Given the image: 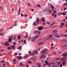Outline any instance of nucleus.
<instances>
[{"instance_id": "nucleus-1", "label": "nucleus", "mask_w": 67, "mask_h": 67, "mask_svg": "<svg viewBox=\"0 0 67 67\" xmlns=\"http://www.w3.org/2000/svg\"><path fill=\"white\" fill-rule=\"evenodd\" d=\"M40 36V35H38L37 36H35L34 37H33L32 38L31 40L33 42H35V41H36V38H38Z\"/></svg>"}, {"instance_id": "nucleus-2", "label": "nucleus", "mask_w": 67, "mask_h": 67, "mask_svg": "<svg viewBox=\"0 0 67 67\" xmlns=\"http://www.w3.org/2000/svg\"><path fill=\"white\" fill-rule=\"evenodd\" d=\"M48 51V49H44L43 50H42V54H44L46 52H47Z\"/></svg>"}, {"instance_id": "nucleus-3", "label": "nucleus", "mask_w": 67, "mask_h": 67, "mask_svg": "<svg viewBox=\"0 0 67 67\" xmlns=\"http://www.w3.org/2000/svg\"><path fill=\"white\" fill-rule=\"evenodd\" d=\"M66 58V57L63 56V58H61L62 60H63V61H64V62H66V59L65 58Z\"/></svg>"}, {"instance_id": "nucleus-4", "label": "nucleus", "mask_w": 67, "mask_h": 67, "mask_svg": "<svg viewBox=\"0 0 67 67\" xmlns=\"http://www.w3.org/2000/svg\"><path fill=\"white\" fill-rule=\"evenodd\" d=\"M45 44V42H40L38 44V45H43V44Z\"/></svg>"}, {"instance_id": "nucleus-5", "label": "nucleus", "mask_w": 67, "mask_h": 67, "mask_svg": "<svg viewBox=\"0 0 67 67\" xmlns=\"http://www.w3.org/2000/svg\"><path fill=\"white\" fill-rule=\"evenodd\" d=\"M40 22V19L39 18H37L36 19V24H38L39 22Z\"/></svg>"}, {"instance_id": "nucleus-6", "label": "nucleus", "mask_w": 67, "mask_h": 67, "mask_svg": "<svg viewBox=\"0 0 67 67\" xmlns=\"http://www.w3.org/2000/svg\"><path fill=\"white\" fill-rule=\"evenodd\" d=\"M36 64L38 65V67H42V66L41 65V64L39 63H36Z\"/></svg>"}, {"instance_id": "nucleus-7", "label": "nucleus", "mask_w": 67, "mask_h": 67, "mask_svg": "<svg viewBox=\"0 0 67 67\" xmlns=\"http://www.w3.org/2000/svg\"><path fill=\"white\" fill-rule=\"evenodd\" d=\"M42 29H43V27H39L38 28V30H40V31L42 30Z\"/></svg>"}, {"instance_id": "nucleus-8", "label": "nucleus", "mask_w": 67, "mask_h": 67, "mask_svg": "<svg viewBox=\"0 0 67 67\" xmlns=\"http://www.w3.org/2000/svg\"><path fill=\"white\" fill-rule=\"evenodd\" d=\"M63 56H67V53H66L65 54L63 53L62 55Z\"/></svg>"}, {"instance_id": "nucleus-9", "label": "nucleus", "mask_w": 67, "mask_h": 67, "mask_svg": "<svg viewBox=\"0 0 67 67\" xmlns=\"http://www.w3.org/2000/svg\"><path fill=\"white\" fill-rule=\"evenodd\" d=\"M62 64L63 65V66H65L66 65V64H67V63H65V62H64L62 63Z\"/></svg>"}, {"instance_id": "nucleus-10", "label": "nucleus", "mask_w": 67, "mask_h": 67, "mask_svg": "<svg viewBox=\"0 0 67 67\" xmlns=\"http://www.w3.org/2000/svg\"><path fill=\"white\" fill-rule=\"evenodd\" d=\"M29 55H27V56H26L24 57V59H27L29 58Z\"/></svg>"}, {"instance_id": "nucleus-11", "label": "nucleus", "mask_w": 67, "mask_h": 67, "mask_svg": "<svg viewBox=\"0 0 67 67\" xmlns=\"http://www.w3.org/2000/svg\"><path fill=\"white\" fill-rule=\"evenodd\" d=\"M38 32V31H34V34H37V32Z\"/></svg>"}, {"instance_id": "nucleus-12", "label": "nucleus", "mask_w": 67, "mask_h": 67, "mask_svg": "<svg viewBox=\"0 0 67 67\" xmlns=\"http://www.w3.org/2000/svg\"><path fill=\"white\" fill-rule=\"evenodd\" d=\"M58 33L57 32H55L52 33L53 35H58Z\"/></svg>"}, {"instance_id": "nucleus-13", "label": "nucleus", "mask_w": 67, "mask_h": 67, "mask_svg": "<svg viewBox=\"0 0 67 67\" xmlns=\"http://www.w3.org/2000/svg\"><path fill=\"white\" fill-rule=\"evenodd\" d=\"M41 20L43 22H45V19H44L43 18H42Z\"/></svg>"}, {"instance_id": "nucleus-14", "label": "nucleus", "mask_w": 67, "mask_h": 67, "mask_svg": "<svg viewBox=\"0 0 67 67\" xmlns=\"http://www.w3.org/2000/svg\"><path fill=\"white\" fill-rule=\"evenodd\" d=\"M45 63H46V64L48 65V62L47 61H45Z\"/></svg>"}, {"instance_id": "nucleus-15", "label": "nucleus", "mask_w": 67, "mask_h": 67, "mask_svg": "<svg viewBox=\"0 0 67 67\" xmlns=\"http://www.w3.org/2000/svg\"><path fill=\"white\" fill-rule=\"evenodd\" d=\"M7 42H9L8 41L6 42L5 43V45H7V46H8L9 45V44L7 43Z\"/></svg>"}, {"instance_id": "nucleus-16", "label": "nucleus", "mask_w": 67, "mask_h": 67, "mask_svg": "<svg viewBox=\"0 0 67 67\" xmlns=\"http://www.w3.org/2000/svg\"><path fill=\"white\" fill-rule=\"evenodd\" d=\"M20 12H21V8H19V14H20Z\"/></svg>"}, {"instance_id": "nucleus-17", "label": "nucleus", "mask_w": 67, "mask_h": 67, "mask_svg": "<svg viewBox=\"0 0 67 67\" xmlns=\"http://www.w3.org/2000/svg\"><path fill=\"white\" fill-rule=\"evenodd\" d=\"M48 40H53V38L52 37H50L48 38Z\"/></svg>"}, {"instance_id": "nucleus-18", "label": "nucleus", "mask_w": 67, "mask_h": 67, "mask_svg": "<svg viewBox=\"0 0 67 67\" xmlns=\"http://www.w3.org/2000/svg\"><path fill=\"white\" fill-rule=\"evenodd\" d=\"M21 48H22V47L21 46H20L18 47V49H20V50H21Z\"/></svg>"}, {"instance_id": "nucleus-19", "label": "nucleus", "mask_w": 67, "mask_h": 67, "mask_svg": "<svg viewBox=\"0 0 67 67\" xmlns=\"http://www.w3.org/2000/svg\"><path fill=\"white\" fill-rule=\"evenodd\" d=\"M17 58L18 59H22V58H21V57H17Z\"/></svg>"}, {"instance_id": "nucleus-20", "label": "nucleus", "mask_w": 67, "mask_h": 67, "mask_svg": "<svg viewBox=\"0 0 67 67\" xmlns=\"http://www.w3.org/2000/svg\"><path fill=\"white\" fill-rule=\"evenodd\" d=\"M20 66H23V64L22 63H20Z\"/></svg>"}, {"instance_id": "nucleus-21", "label": "nucleus", "mask_w": 67, "mask_h": 67, "mask_svg": "<svg viewBox=\"0 0 67 67\" xmlns=\"http://www.w3.org/2000/svg\"><path fill=\"white\" fill-rule=\"evenodd\" d=\"M18 40H19L21 39V36H18Z\"/></svg>"}, {"instance_id": "nucleus-22", "label": "nucleus", "mask_w": 67, "mask_h": 67, "mask_svg": "<svg viewBox=\"0 0 67 67\" xmlns=\"http://www.w3.org/2000/svg\"><path fill=\"white\" fill-rule=\"evenodd\" d=\"M37 59V58H36V57H34V58H33V59L34 60H35V59Z\"/></svg>"}, {"instance_id": "nucleus-23", "label": "nucleus", "mask_w": 67, "mask_h": 67, "mask_svg": "<svg viewBox=\"0 0 67 67\" xmlns=\"http://www.w3.org/2000/svg\"><path fill=\"white\" fill-rule=\"evenodd\" d=\"M54 64H56V63H57V61L56 60H54Z\"/></svg>"}, {"instance_id": "nucleus-24", "label": "nucleus", "mask_w": 67, "mask_h": 67, "mask_svg": "<svg viewBox=\"0 0 67 67\" xmlns=\"http://www.w3.org/2000/svg\"><path fill=\"white\" fill-rule=\"evenodd\" d=\"M9 41L10 42H11V38H9Z\"/></svg>"}, {"instance_id": "nucleus-25", "label": "nucleus", "mask_w": 67, "mask_h": 67, "mask_svg": "<svg viewBox=\"0 0 67 67\" xmlns=\"http://www.w3.org/2000/svg\"><path fill=\"white\" fill-rule=\"evenodd\" d=\"M43 67H46L47 66V65L46 64H44L43 65Z\"/></svg>"}, {"instance_id": "nucleus-26", "label": "nucleus", "mask_w": 67, "mask_h": 67, "mask_svg": "<svg viewBox=\"0 0 67 67\" xmlns=\"http://www.w3.org/2000/svg\"><path fill=\"white\" fill-rule=\"evenodd\" d=\"M12 48H14V47H15V46L14 45L12 46Z\"/></svg>"}, {"instance_id": "nucleus-27", "label": "nucleus", "mask_w": 67, "mask_h": 67, "mask_svg": "<svg viewBox=\"0 0 67 67\" xmlns=\"http://www.w3.org/2000/svg\"><path fill=\"white\" fill-rule=\"evenodd\" d=\"M11 49V48L10 47H9L7 48L8 49Z\"/></svg>"}, {"instance_id": "nucleus-28", "label": "nucleus", "mask_w": 67, "mask_h": 67, "mask_svg": "<svg viewBox=\"0 0 67 67\" xmlns=\"http://www.w3.org/2000/svg\"><path fill=\"white\" fill-rule=\"evenodd\" d=\"M34 53H35V54H37V53H38L37 51H34Z\"/></svg>"}, {"instance_id": "nucleus-29", "label": "nucleus", "mask_w": 67, "mask_h": 67, "mask_svg": "<svg viewBox=\"0 0 67 67\" xmlns=\"http://www.w3.org/2000/svg\"><path fill=\"white\" fill-rule=\"evenodd\" d=\"M57 32V30H54L53 31V32Z\"/></svg>"}, {"instance_id": "nucleus-30", "label": "nucleus", "mask_w": 67, "mask_h": 67, "mask_svg": "<svg viewBox=\"0 0 67 67\" xmlns=\"http://www.w3.org/2000/svg\"><path fill=\"white\" fill-rule=\"evenodd\" d=\"M13 61L14 62H16V59H14Z\"/></svg>"}, {"instance_id": "nucleus-31", "label": "nucleus", "mask_w": 67, "mask_h": 67, "mask_svg": "<svg viewBox=\"0 0 67 67\" xmlns=\"http://www.w3.org/2000/svg\"><path fill=\"white\" fill-rule=\"evenodd\" d=\"M33 25L34 26H35V25H36V23H34Z\"/></svg>"}, {"instance_id": "nucleus-32", "label": "nucleus", "mask_w": 67, "mask_h": 67, "mask_svg": "<svg viewBox=\"0 0 67 67\" xmlns=\"http://www.w3.org/2000/svg\"><path fill=\"white\" fill-rule=\"evenodd\" d=\"M52 64H54V60L52 62Z\"/></svg>"}, {"instance_id": "nucleus-33", "label": "nucleus", "mask_w": 67, "mask_h": 67, "mask_svg": "<svg viewBox=\"0 0 67 67\" xmlns=\"http://www.w3.org/2000/svg\"><path fill=\"white\" fill-rule=\"evenodd\" d=\"M48 5L49 6H50V7H51L52 5V4H48Z\"/></svg>"}, {"instance_id": "nucleus-34", "label": "nucleus", "mask_w": 67, "mask_h": 67, "mask_svg": "<svg viewBox=\"0 0 67 67\" xmlns=\"http://www.w3.org/2000/svg\"><path fill=\"white\" fill-rule=\"evenodd\" d=\"M34 55V53H31V54H30V55L31 56H33Z\"/></svg>"}, {"instance_id": "nucleus-35", "label": "nucleus", "mask_w": 67, "mask_h": 67, "mask_svg": "<svg viewBox=\"0 0 67 67\" xmlns=\"http://www.w3.org/2000/svg\"><path fill=\"white\" fill-rule=\"evenodd\" d=\"M46 57L45 55H44L43 57V59H44L45 58H46Z\"/></svg>"}, {"instance_id": "nucleus-36", "label": "nucleus", "mask_w": 67, "mask_h": 67, "mask_svg": "<svg viewBox=\"0 0 67 67\" xmlns=\"http://www.w3.org/2000/svg\"><path fill=\"white\" fill-rule=\"evenodd\" d=\"M6 63L7 65H9V63L8 62H6Z\"/></svg>"}, {"instance_id": "nucleus-37", "label": "nucleus", "mask_w": 67, "mask_h": 67, "mask_svg": "<svg viewBox=\"0 0 67 67\" xmlns=\"http://www.w3.org/2000/svg\"><path fill=\"white\" fill-rule=\"evenodd\" d=\"M60 36H62V37H64V35L63 34H61L60 35Z\"/></svg>"}, {"instance_id": "nucleus-38", "label": "nucleus", "mask_w": 67, "mask_h": 67, "mask_svg": "<svg viewBox=\"0 0 67 67\" xmlns=\"http://www.w3.org/2000/svg\"><path fill=\"white\" fill-rule=\"evenodd\" d=\"M37 7H41V5H40L38 4L37 6Z\"/></svg>"}, {"instance_id": "nucleus-39", "label": "nucleus", "mask_w": 67, "mask_h": 67, "mask_svg": "<svg viewBox=\"0 0 67 67\" xmlns=\"http://www.w3.org/2000/svg\"><path fill=\"white\" fill-rule=\"evenodd\" d=\"M1 63H4V61H2L1 62Z\"/></svg>"}, {"instance_id": "nucleus-40", "label": "nucleus", "mask_w": 67, "mask_h": 67, "mask_svg": "<svg viewBox=\"0 0 67 67\" xmlns=\"http://www.w3.org/2000/svg\"><path fill=\"white\" fill-rule=\"evenodd\" d=\"M52 25H54V22H53L51 24Z\"/></svg>"}, {"instance_id": "nucleus-41", "label": "nucleus", "mask_w": 67, "mask_h": 67, "mask_svg": "<svg viewBox=\"0 0 67 67\" xmlns=\"http://www.w3.org/2000/svg\"><path fill=\"white\" fill-rule=\"evenodd\" d=\"M46 25V23H43V25Z\"/></svg>"}, {"instance_id": "nucleus-42", "label": "nucleus", "mask_w": 67, "mask_h": 67, "mask_svg": "<svg viewBox=\"0 0 67 67\" xmlns=\"http://www.w3.org/2000/svg\"><path fill=\"white\" fill-rule=\"evenodd\" d=\"M62 52L61 51L59 52V54H62Z\"/></svg>"}, {"instance_id": "nucleus-43", "label": "nucleus", "mask_w": 67, "mask_h": 67, "mask_svg": "<svg viewBox=\"0 0 67 67\" xmlns=\"http://www.w3.org/2000/svg\"><path fill=\"white\" fill-rule=\"evenodd\" d=\"M52 8L53 9H54V6H53V5H52Z\"/></svg>"}, {"instance_id": "nucleus-44", "label": "nucleus", "mask_w": 67, "mask_h": 67, "mask_svg": "<svg viewBox=\"0 0 67 67\" xmlns=\"http://www.w3.org/2000/svg\"><path fill=\"white\" fill-rule=\"evenodd\" d=\"M24 42L25 44H26V40H24Z\"/></svg>"}, {"instance_id": "nucleus-45", "label": "nucleus", "mask_w": 67, "mask_h": 67, "mask_svg": "<svg viewBox=\"0 0 67 67\" xmlns=\"http://www.w3.org/2000/svg\"><path fill=\"white\" fill-rule=\"evenodd\" d=\"M61 42H64V41H65V40H61Z\"/></svg>"}, {"instance_id": "nucleus-46", "label": "nucleus", "mask_w": 67, "mask_h": 67, "mask_svg": "<svg viewBox=\"0 0 67 67\" xmlns=\"http://www.w3.org/2000/svg\"><path fill=\"white\" fill-rule=\"evenodd\" d=\"M5 64H4L3 65V67H5Z\"/></svg>"}, {"instance_id": "nucleus-47", "label": "nucleus", "mask_w": 67, "mask_h": 67, "mask_svg": "<svg viewBox=\"0 0 67 67\" xmlns=\"http://www.w3.org/2000/svg\"><path fill=\"white\" fill-rule=\"evenodd\" d=\"M60 67H62V66H63V65L62 64H60Z\"/></svg>"}, {"instance_id": "nucleus-48", "label": "nucleus", "mask_w": 67, "mask_h": 67, "mask_svg": "<svg viewBox=\"0 0 67 67\" xmlns=\"http://www.w3.org/2000/svg\"><path fill=\"white\" fill-rule=\"evenodd\" d=\"M30 10L31 11H32V12H34V11H33V9H30Z\"/></svg>"}, {"instance_id": "nucleus-49", "label": "nucleus", "mask_w": 67, "mask_h": 67, "mask_svg": "<svg viewBox=\"0 0 67 67\" xmlns=\"http://www.w3.org/2000/svg\"><path fill=\"white\" fill-rule=\"evenodd\" d=\"M60 15H63V13H61L60 14Z\"/></svg>"}, {"instance_id": "nucleus-50", "label": "nucleus", "mask_w": 67, "mask_h": 67, "mask_svg": "<svg viewBox=\"0 0 67 67\" xmlns=\"http://www.w3.org/2000/svg\"><path fill=\"white\" fill-rule=\"evenodd\" d=\"M31 37H29L28 40H31Z\"/></svg>"}, {"instance_id": "nucleus-51", "label": "nucleus", "mask_w": 67, "mask_h": 67, "mask_svg": "<svg viewBox=\"0 0 67 67\" xmlns=\"http://www.w3.org/2000/svg\"><path fill=\"white\" fill-rule=\"evenodd\" d=\"M21 41L22 42V43H23L24 42V41H23V40H21Z\"/></svg>"}, {"instance_id": "nucleus-52", "label": "nucleus", "mask_w": 67, "mask_h": 67, "mask_svg": "<svg viewBox=\"0 0 67 67\" xmlns=\"http://www.w3.org/2000/svg\"><path fill=\"white\" fill-rule=\"evenodd\" d=\"M3 51H4V50L3 49L2 50H1L0 52H3Z\"/></svg>"}, {"instance_id": "nucleus-53", "label": "nucleus", "mask_w": 67, "mask_h": 67, "mask_svg": "<svg viewBox=\"0 0 67 67\" xmlns=\"http://www.w3.org/2000/svg\"><path fill=\"white\" fill-rule=\"evenodd\" d=\"M63 15H66V13H63Z\"/></svg>"}, {"instance_id": "nucleus-54", "label": "nucleus", "mask_w": 67, "mask_h": 67, "mask_svg": "<svg viewBox=\"0 0 67 67\" xmlns=\"http://www.w3.org/2000/svg\"><path fill=\"white\" fill-rule=\"evenodd\" d=\"M60 62H59L58 63V64L59 65V64H60Z\"/></svg>"}, {"instance_id": "nucleus-55", "label": "nucleus", "mask_w": 67, "mask_h": 67, "mask_svg": "<svg viewBox=\"0 0 67 67\" xmlns=\"http://www.w3.org/2000/svg\"><path fill=\"white\" fill-rule=\"evenodd\" d=\"M28 4L29 5L30 7H31V5H30V3H28Z\"/></svg>"}, {"instance_id": "nucleus-56", "label": "nucleus", "mask_w": 67, "mask_h": 67, "mask_svg": "<svg viewBox=\"0 0 67 67\" xmlns=\"http://www.w3.org/2000/svg\"><path fill=\"white\" fill-rule=\"evenodd\" d=\"M31 63V61H29L28 62V63L29 64H30V63Z\"/></svg>"}, {"instance_id": "nucleus-57", "label": "nucleus", "mask_w": 67, "mask_h": 67, "mask_svg": "<svg viewBox=\"0 0 67 67\" xmlns=\"http://www.w3.org/2000/svg\"><path fill=\"white\" fill-rule=\"evenodd\" d=\"M41 33V31H39L37 33V34H39V33Z\"/></svg>"}, {"instance_id": "nucleus-58", "label": "nucleus", "mask_w": 67, "mask_h": 67, "mask_svg": "<svg viewBox=\"0 0 67 67\" xmlns=\"http://www.w3.org/2000/svg\"><path fill=\"white\" fill-rule=\"evenodd\" d=\"M66 9H67V8H64V11H65V10H66Z\"/></svg>"}, {"instance_id": "nucleus-59", "label": "nucleus", "mask_w": 67, "mask_h": 67, "mask_svg": "<svg viewBox=\"0 0 67 67\" xmlns=\"http://www.w3.org/2000/svg\"><path fill=\"white\" fill-rule=\"evenodd\" d=\"M49 37H52V36H53L52 35H50V36H49Z\"/></svg>"}, {"instance_id": "nucleus-60", "label": "nucleus", "mask_w": 67, "mask_h": 67, "mask_svg": "<svg viewBox=\"0 0 67 67\" xmlns=\"http://www.w3.org/2000/svg\"><path fill=\"white\" fill-rule=\"evenodd\" d=\"M61 25H64V23H61Z\"/></svg>"}, {"instance_id": "nucleus-61", "label": "nucleus", "mask_w": 67, "mask_h": 67, "mask_svg": "<svg viewBox=\"0 0 67 67\" xmlns=\"http://www.w3.org/2000/svg\"><path fill=\"white\" fill-rule=\"evenodd\" d=\"M56 65H55V64H54L53 65V67H55L56 66Z\"/></svg>"}, {"instance_id": "nucleus-62", "label": "nucleus", "mask_w": 67, "mask_h": 67, "mask_svg": "<svg viewBox=\"0 0 67 67\" xmlns=\"http://www.w3.org/2000/svg\"><path fill=\"white\" fill-rule=\"evenodd\" d=\"M64 36L65 37H67V35H64Z\"/></svg>"}, {"instance_id": "nucleus-63", "label": "nucleus", "mask_w": 67, "mask_h": 67, "mask_svg": "<svg viewBox=\"0 0 67 67\" xmlns=\"http://www.w3.org/2000/svg\"><path fill=\"white\" fill-rule=\"evenodd\" d=\"M15 55H18V54H17V53H15Z\"/></svg>"}, {"instance_id": "nucleus-64", "label": "nucleus", "mask_w": 67, "mask_h": 67, "mask_svg": "<svg viewBox=\"0 0 67 67\" xmlns=\"http://www.w3.org/2000/svg\"><path fill=\"white\" fill-rule=\"evenodd\" d=\"M64 46L65 47H67V44L66 45H64Z\"/></svg>"}]
</instances>
